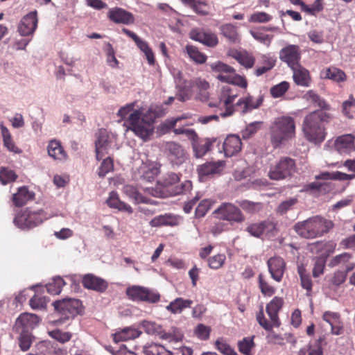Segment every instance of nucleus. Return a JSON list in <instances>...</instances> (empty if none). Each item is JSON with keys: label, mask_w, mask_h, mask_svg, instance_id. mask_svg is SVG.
<instances>
[{"label": "nucleus", "mask_w": 355, "mask_h": 355, "mask_svg": "<svg viewBox=\"0 0 355 355\" xmlns=\"http://www.w3.org/2000/svg\"><path fill=\"white\" fill-rule=\"evenodd\" d=\"M82 284L85 288L99 293L104 292L108 286V284L105 279L92 273L83 276Z\"/></svg>", "instance_id": "obj_17"}, {"label": "nucleus", "mask_w": 355, "mask_h": 355, "mask_svg": "<svg viewBox=\"0 0 355 355\" xmlns=\"http://www.w3.org/2000/svg\"><path fill=\"white\" fill-rule=\"evenodd\" d=\"M224 167V162H207L198 168V174L200 177L208 176L213 174L220 173Z\"/></svg>", "instance_id": "obj_26"}, {"label": "nucleus", "mask_w": 355, "mask_h": 355, "mask_svg": "<svg viewBox=\"0 0 355 355\" xmlns=\"http://www.w3.org/2000/svg\"><path fill=\"white\" fill-rule=\"evenodd\" d=\"M56 214L48 213L44 209L26 208L17 214L14 224L23 230H28L41 225L44 220Z\"/></svg>", "instance_id": "obj_7"}, {"label": "nucleus", "mask_w": 355, "mask_h": 355, "mask_svg": "<svg viewBox=\"0 0 355 355\" xmlns=\"http://www.w3.org/2000/svg\"><path fill=\"white\" fill-rule=\"evenodd\" d=\"M334 226L331 220L319 216L309 218L295 224L293 229L301 237L304 239H315L328 232Z\"/></svg>", "instance_id": "obj_6"}, {"label": "nucleus", "mask_w": 355, "mask_h": 355, "mask_svg": "<svg viewBox=\"0 0 355 355\" xmlns=\"http://www.w3.org/2000/svg\"><path fill=\"white\" fill-rule=\"evenodd\" d=\"M270 135L274 148H279L286 144L295 135L294 119L288 116L276 118L270 127Z\"/></svg>", "instance_id": "obj_4"}, {"label": "nucleus", "mask_w": 355, "mask_h": 355, "mask_svg": "<svg viewBox=\"0 0 355 355\" xmlns=\"http://www.w3.org/2000/svg\"><path fill=\"white\" fill-rule=\"evenodd\" d=\"M239 206L245 211L249 213H256L262 209V204L260 202H254L247 200L238 202Z\"/></svg>", "instance_id": "obj_50"}, {"label": "nucleus", "mask_w": 355, "mask_h": 355, "mask_svg": "<svg viewBox=\"0 0 355 355\" xmlns=\"http://www.w3.org/2000/svg\"><path fill=\"white\" fill-rule=\"evenodd\" d=\"M140 326L148 335H158L162 333V326L155 322L143 320L140 322Z\"/></svg>", "instance_id": "obj_44"}, {"label": "nucleus", "mask_w": 355, "mask_h": 355, "mask_svg": "<svg viewBox=\"0 0 355 355\" xmlns=\"http://www.w3.org/2000/svg\"><path fill=\"white\" fill-rule=\"evenodd\" d=\"M222 34L231 42H236L238 39V34L236 28L230 24H225L221 27Z\"/></svg>", "instance_id": "obj_56"}, {"label": "nucleus", "mask_w": 355, "mask_h": 355, "mask_svg": "<svg viewBox=\"0 0 355 355\" xmlns=\"http://www.w3.org/2000/svg\"><path fill=\"white\" fill-rule=\"evenodd\" d=\"M293 71V78L295 83L301 87H309L311 84V78L309 71L298 64L291 68Z\"/></svg>", "instance_id": "obj_21"}, {"label": "nucleus", "mask_w": 355, "mask_h": 355, "mask_svg": "<svg viewBox=\"0 0 355 355\" xmlns=\"http://www.w3.org/2000/svg\"><path fill=\"white\" fill-rule=\"evenodd\" d=\"M48 335L53 339L60 343H65L71 340L72 334L69 331H63L60 329L55 328L54 329H48Z\"/></svg>", "instance_id": "obj_39"}, {"label": "nucleus", "mask_w": 355, "mask_h": 355, "mask_svg": "<svg viewBox=\"0 0 355 355\" xmlns=\"http://www.w3.org/2000/svg\"><path fill=\"white\" fill-rule=\"evenodd\" d=\"M0 127L1 130V135L3 137V144L4 146L7 148V149L10 152H13L15 153H21V150L15 146V143L12 140L11 135L8 129L3 124H1Z\"/></svg>", "instance_id": "obj_40"}, {"label": "nucleus", "mask_w": 355, "mask_h": 355, "mask_svg": "<svg viewBox=\"0 0 355 355\" xmlns=\"http://www.w3.org/2000/svg\"><path fill=\"white\" fill-rule=\"evenodd\" d=\"M304 96L307 101L312 103L315 106L319 107L320 110L325 111L331 109L329 104L313 90H309Z\"/></svg>", "instance_id": "obj_35"}, {"label": "nucleus", "mask_w": 355, "mask_h": 355, "mask_svg": "<svg viewBox=\"0 0 355 355\" xmlns=\"http://www.w3.org/2000/svg\"><path fill=\"white\" fill-rule=\"evenodd\" d=\"M284 304V300L280 297H275L267 305L266 313L269 316L274 327H278L280 325L278 313Z\"/></svg>", "instance_id": "obj_18"}, {"label": "nucleus", "mask_w": 355, "mask_h": 355, "mask_svg": "<svg viewBox=\"0 0 355 355\" xmlns=\"http://www.w3.org/2000/svg\"><path fill=\"white\" fill-rule=\"evenodd\" d=\"M268 270L272 279L280 282L285 269V262L281 257H271L267 262Z\"/></svg>", "instance_id": "obj_20"}, {"label": "nucleus", "mask_w": 355, "mask_h": 355, "mask_svg": "<svg viewBox=\"0 0 355 355\" xmlns=\"http://www.w3.org/2000/svg\"><path fill=\"white\" fill-rule=\"evenodd\" d=\"M160 294L155 290L145 287L143 302L155 304L160 300Z\"/></svg>", "instance_id": "obj_53"}, {"label": "nucleus", "mask_w": 355, "mask_h": 355, "mask_svg": "<svg viewBox=\"0 0 355 355\" xmlns=\"http://www.w3.org/2000/svg\"><path fill=\"white\" fill-rule=\"evenodd\" d=\"M180 178L175 173H168L164 175L162 180V184L165 187L172 188V195H179L189 191L192 187V183L189 180L182 182L180 186L175 184L178 183Z\"/></svg>", "instance_id": "obj_11"}, {"label": "nucleus", "mask_w": 355, "mask_h": 355, "mask_svg": "<svg viewBox=\"0 0 355 355\" xmlns=\"http://www.w3.org/2000/svg\"><path fill=\"white\" fill-rule=\"evenodd\" d=\"M186 51L189 58L196 62L202 64L206 62V55L200 52L196 46L187 45Z\"/></svg>", "instance_id": "obj_45"}, {"label": "nucleus", "mask_w": 355, "mask_h": 355, "mask_svg": "<svg viewBox=\"0 0 355 355\" xmlns=\"http://www.w3.org/2000/svg\"><path fill=\"white\" fill-rule=\"evenodd\" d=\"M261 123L260 121H254L248 124L242 131L243 138L248 139L254 135L260 129Z\"/></svg>", "instance_id": "obj_61"}, {"label": "nucleus", "mask_w": 355, "mask_h": 355, "mask_svg": "<svg viewBox=\"0 0 355 355\" xmlns=\"http://www.w3.org/2000/svg\"><path fill=\"white\" fill-rule=\"evenodd\" d=\"M47 151L49 155L55 160L63 162L67 159V153L62 148L60 142L57 140H51L49 143Z\"/></svg>", "instance_id": "obj_27"}, {"label": "nucleus", "mask_w": 355, "mask_h": 355, "mask_svg": "<svg viewBox=\"0 0 355 355\" xmlns=\"http://www.w3.org/2000/svg\"><path fill=\"white\" fill-rule=\"evenodd\" d=\"M289 87V83L286 81H282L270 88V94L273 98H275L282 97L288 90Z\"/></svg>", "instance_id": "obj_49"}, {"label": "nucleus", "mask_w": 355, "mask_h": 355, "mask_svg": "<svg viewBox=\"0 0 355 355\" xmlns=\"http://www.w3.org/2000/svg\"><path fill=\"white\" fill-rule=\"evenodd\" d=\"M214 214L222 220L231 223H243L245 218L241 209L230 202H223L214 211Z\"/></svg>", "instance_id": "obj_9"}, {"label": "nucleus", "mask_w": 355, "mask_h": 355, "mask_svg": "<svg viewBox=\"0 0 355 355\" xmlns=\"http://www.w3.org/2000/svg\"><path fill=\"white\" fill-rule=\"evenodd\" d=\"M189 37L191 40L209 47H214L218 44L217 36L210 31L202 28H193L189 33Z\"/></svg>", "instance_id": "obj_13"}, {"label": "nucleus", "mask_w": 355, "mask_h": 355, "mask_svg": "<svg viewBox=\"0 0 355 355\" xmlns=\"http://www.w3.org/2000/svg\"><path fill=\"white\" fill-rule=\"evenodd\" d=\"M231 55L245 68H252L254 64V58L246 51H234Z\"/></svg>", "instance_id": "obj_36"}, {"label": "nucleus", "mask_w": 355, "mask_h": 355, "mask_svg": "<svg viewBox=\"0 0 355 355\" xmlns=\"http://www.w3.org/2000/svg\"><path fill=\"white\" fill-rule=\"evenodd\" d=\"M40 322V318L30 313H21L16 319L13 329L15 331L31 332L38 326Z\"/></svg>", "instance_id": "obj_12"}, {"label": "nucleus", "mask_w": 355, "mask_h": 355, "mask_svg": "<svg viewBox=\"0 0 355 355\" xmlns=\"http://www.w3.org/2000/svg\"><path fill=\"white\" fill-rule=\"evenodd\" d=\"M326 264V258L324 257H318L314 259V265L313 268V276L318 277L324 272Z\"/></svg>", "instance_id": "obj_55"}, {"label": "nucleus", "mask_w": 355, "mask_h": 355, "mask_svg": "<svg viewBox=\"0 0 355 355\" xmlns=\"http://www.w3.org/2000/svg\"><path fill=\"white\" fill-rule=\"evenodd\" d=\"M355 137L347 134L336 137L334 141L335 150L340 155H350L355 151Z\"/></svg>", "instance_id": "obj_16"}, {"label": "nucleus", "mask_w": 355, "mask_h": 355, "mask_svg": "<svg viewBox=\"0 0 355 355\" xmlns=\"http://www.w3.org/2000/svg\"><path fill=\"white\" fill-rule=\"evenodd\" d=\"M108 137L107 132L105 129H101L96 133L95 145L96 156L98 160L103 158V155L109 146Z\"/></svg>", "instance_id": "obj_24"}, {"label": "nucleus", "mask_w": 355, "mask_h": 355, "mask_svg": "<svg viewBox=\"0 0 355 355\" xmlns=\"http://www.w3.org/2000/svg\"><path fill=\"white\" fill-rule=\"evenodd\" d=\"M37 11H31L25 15L18 25V32L22 36H29L34 33L37 27Z\"/></svg>", "instance_id": "obj_14"}, {"label": "nucleus", "mask_w": 355, "mask_h": 355, "mask_svg": "<svg viewBox=\"0 0 355 355\" xmlns=\"http://www.w3.org/2000/svg\"><path fill=\"white\" fill-rule=\"evenodd\" d=\"M324 338L320 337L313 342H309L306 347L298 351L297 355H322L323 350L321 344Z\"/></svg>", "instance_id": "obj_29"}, {"label": "nucleus", "mask_w": 355, "mask_h": 355, "mask_svg": "<svg viewBox=\"0 0 355 355\" xmlns=\"http://www.w3.org/2000/svg\"><path fill=\"white\" fill-rule=\"evenodd\" d=\"M106 54L107 64L112 68L117 67L119 62L115 57L114 50L110 43L106 44Z\"/></svg>", "instance_id": "obj_63"}, {"label": "nucleus", "mask_w": 355, "mask_h": 355, "mask_svg": "<svg viewBox=\"0 0 355 355\" xmlns=\"http://www.w3.org/2000/svg\"><path fill=\"white\" fill-rule=\"evenodd\" d=\"M151 227H159L162 225H173L175 221L171 216L168 214L159 215L153 218L149 223Z\"/></svg>", "instance_id": "obj_46"}, {"label": "nucleus", "mask_w": 355, "mask_h": 355, "mask_svg": "<svg viewBox=\"0 0 355 355\" xmlns=\"http://www.w3.org/2000/svg\"><path fill=\"white\" fill-rule=\"evenodd\" d=\"M316 180H348L355 178V175H348L340 171L334 172H322L315 175Z\"/></svg>", "instance_id": "obj_37"}, {"label": "nucleus", "mask_w": 355, "mask_h": 355, "mask_svg": "<svg viewBox=\"0 0 355 355\" xmlns=\"http://www.w3.org/2000/svg\"><path fill=\"white\" fill-rule=\"evenodd\" d=\"M17 175L12 170H9L6 168H1L0 169V182L2 184H7L11 182L15 181Z\"/></svg>", "instance_id": "obj_57"}, {"label": "nucleus", "mask_w": 355, "mask_h": 355, "mask_svg": "<svg viewBox=\"0 0 355 355\" xmlns=\"http://www.w3.org/2000/svg\"><path fill=\"white\" fill-rule=\"evenodd\" d=\"M223 150L226 157H232L241 150L242 142L241 138L236 135H228L223 142Z\"/></svg>", "instance_id": "obj_19"}, {"label": "nucleus", "mask_w": 355, "mask_h": 355, "mask_svg": "<svg viewBox=\"0 0 355 355\" xmlns=\"http://www.w3.org/2000/svg\"><path fill=\"white\" fill-rule=\"evenodd\" d=\"M275 228L274 224L270 221H263L249 225L246 230L252 236L259 237L264 232H269Z\"/></svg>", "instance_id": "obj_28"}, {"label": "nucleus", "mask_w": 355, "mask_h": 355, "mask_svg": "<svg viewBox=\"0 0 355 355\" xmlns=\"http://www.w3.org/2000/svg\"><path fill=\"white\" fill-rule=\"evenodd\" d=\"M144 289V286L133 285L126 288L125 293L132 301L143 302Z\"/></svg>", "instance_id": "obj_38"}, {"label": "nucleus", "mask_w": 355, "mask_h": 355, "mask_svg": "<svg viewBox=\"0 0 355 355\" xmlns=\"http://www.w3.org/2000/svg\"><path fill=\"white\" fill-rule=\"evenodd\" d=\"M180 119V117H177L166 120L164 122L159 125V130L163 134L169 132L172 129H175L174 128L176 125V123Z\"/></svg>", "instance_id": "obj_62"}, {"label": "nucleus", "mask_w": 355, "mask_h": 355, "mask_svg": "<svg viewBox=\"0 0 355 355\" xmlns=\"http://www.w3.org/2000/svg\"><path fill=\"white\" fill-rule=\"evenodd\" d=\"M108 17L110 20L116 24H132L135 20L134 16L131 12L119 8L110 10Z\"/></svg>", "instance_id": "obj_22"}, {"label": "nucleus", "mask_w": 355, "mask_h": 355, "mask_svg": "<svg viewBox=\"0 0 355 355\" xmlns=\"http://www.w3.org/2000/svg\"><path fill=\"white\" fill-rule=\"evenodd\" d=\"M295 170V160L288 157H284L270 167L268 177L272 180H282L291 177Z\"/></svg>", "instance_id": "obj_8"}, {"label": "nucleus", "mask_w": 355, "mask_h": 355, "mask_svg": "<svg viewBox=\"0 0 355 355\" xmlns=\"http://www.w3.org/2000/svg\"><path fill=\"white\" fill-rule=\"evenodd\" d=\"M156 116L152 108H149L142 116L139 110H134L128 117V128L144 141H147L153 135Z\"/></svg>", "instance_id": "obj_3"}, {"label": "nucleus", "mask_w": 355, "mask_h": 355, "mask_svg": "<svg viewBox=\"0 0 355 355\" xmlns=\"http://www.w3.org/2000/svg\"><path fill=\"white\" fill-rule=\"evenodd\" d=\"M176 87L178 88V93L176 98L181 102H184L190 98V87L191 83L187 81H182L181 79H176Z\"/></svg>", "instance_id": "obj_34"}, {"label": "nucleus", "mask_w": 355, "mask_h": 355, "mask_svg": "<svg viewBox=\"0 0 355 355\" xmlns=\"http://www.w3.org/2000/svg\"><path fill=\"white\" fill-rule=\"evenodd\" d=\"M123 191L127 196L132 199L135 203L144 202V197L140 194L137 189L130 185H126L123 188Z\"/></svg>", "instance_id": "obj_54"}, {"label": "nucleus", "mask_w": 355, "mask_h": 355, "mask_svg": "<svg viewBox=\"0 0 355 355\" xmlns=\"http://www.w3.org/2000/svg\"><path fill=\"white\" fill-rule=\"evenodd\" d=\"M64 285L65 282L64 279L58 276L53 277L52 282H49L46 285V288L51 295H58Z\"/></svg>", "instance_id": "obj_41"}, {"label": "nucleus", "mask_w": 355, "mask_h": 355, "mask_svg": "<svg viewBox=\"0 0 355 355\" xmlns=\"http://www.w3.org/2000/svg\"><path fill=\"white\" fill-rule=\"evenodd\" d=\"M332 115L322 110H315L307 114L302 123V131L305 138L315 144H321L326 137L325 125Z\"/></svg>", "instance_id": "obj_2"}, {"label": "nucleus", "mask_w": 355, "mask_h": 355, "mask_svg": "<svg viewBox=\"0 0 355 355\" xmlns=\"http://www.w3.org/2000/svg\"><path fill=\"white\" fill-rule=\"evenodd\" d=\"M254 336L245 337L238 343L239 350L244 355H252L251 350L254 347Z\"/></svg>", "instance_id": "obj_43"}, {"label": "nucleus", "mask_w": 355, "mask_h": 355, "mask_svg": "<svg viewBox=\"0 0 355 355\" xmlns=\"http://www.w3.org/2000/svg\"><path fill=\"white\" fill-rule=\"evenodd\" d=\"M263 102V97L259 96L254 99L252 96H248L240 98L236 104V106L240 109L242 114L251 112L254 109L258 108Z\"/></svg>", "instance_id": "obj_23"}, {"label": "nucleus", "mask_w": 355, "mask_h": 355, "mask_svg": "<svg viewBox=\"0 0 355 355\" xmlns=\"http://www.w3.org/2000/svg\"><path fill=\"white\" fill-rule=\"evenodd\" d=\"M211 69L218 73L216 75V78L221 82L232 84L223 86L222 88V95L220 101H223L226 106V110L220 113L222 117L231 116L234 112V109L230 105L234 102V99L237 97L238 94L234 92L235 86H239L242 88L247 87L246 80L236 73L235 69L222 62H214L211 64Z\"/></svg>", "instance_id": "obj_1"}, {"label": "nucleus", "mask_w": 355, "mask_h": 355, "mask_svg": "<svg viewBox=\"0 0 355 355\" xmlns=\"http://www.w3.org/2000/svg\"><path fill=\"white\" fill-rule=\"evenodd\" d=\"M226 259L224 254H218L210 257L208 260L209 266L211 269L217 270L223 266Z\"/></svg>", "instance_id": "obj_60"}, {"label": "nucleus", "mask_w": 355, "mask_h": 355, "mask_svg": "<svg viewBox=\"0 0 355 355\" xmlns=\"http://www.w3.org/2000/svg\"><path fill=\"white\" fill-rule=\"evenodd\" d=\"M279 59L291 69L295 67L299 64L300 59V47L294 44L286 46L279 51Z\"/></svg>", "instance_id": "obj_15"}, {"label": "nucleus", "mask_w": 355, "mask_h": 355, "mask_svg": "<svg viewBox=\"0 0 355 355\" xmlns=\"http://www.w3.org/2000/svg\"><path fill=\"white\" fill-rule=\"evenodd\" d=\"M193 304L191 300H184L182 297H178L171 302L168 305L166 306V309L173 314H180L184 309L189 308Z\"/></svg>", "instance_id": "obj_31"}, {"label": "nucleus", "mask_w": 355, "mask_h": 355, "mask_svg": "<svg viewBox=\"0 0 355 355\" xmlns=\"http://www.w3.org/2000/svg\"><path fill=\"white\" fill-rule=\"evenodd\" d=\"M141 331L132 327H125L113 334L114 341L119 342L127 341L139 338L141 335Z\"/></svg>", "instance_id": "obj_25"}, {"label": "nucleus", "mask_w": 355, "mask_h": 355, "mask_svg": "<svg viewBox=\"0 0 355 355\" xmlns=\"http://www.w3.org/2000/svg\"><path fill=\"white\" fill-rule=\"evenodd\" d=\"M57 319L49 318L47 321L48 328L62 324L67 320L74 318L83 312L82 302L75 298H64L53 303Z\"/></svg>", "instance_id": "obj_5"}, {"label": "nucleus", "mask_w": 355, "mask_h": 355, "mask_svg": "<svg viewBox=\"0 0 355 355\" xmlns=\"http://www.w3.org/2000/svg\"><path fill=\"white\" fill-rule=\"evenodd\" d=\"M193 85H196L200 90L199 98L202 101H207L209 98L208 92L207 90L209 87V84L207 81L202 78H196L193 81Z\"/></svg>", "instance_id": "obj_47"}, {"label": "nucleus", "mask_w": 355, "mask_h": 355, "mask_svg": "<svg viewBox=\"0 0 355 355\" xmlns=\"http://www.w3.org/2000/svg\"><path fill=\"white\" fill-rule=\"evenodd\" d=\"M215 141V139H206L203 142L193 144V148L196 157H202L205 155L211 149V146Z\"/></svg>", "instance_id": "obj_42"}, {"label": "nucleus", "mask_w": 355, "mask_h": 355, "mask_svg": "<svg viewBox=\"0 0 355 355\" xmlns=\"http://www.w3.org/2000/svg\"><path fill=\"white\" fill-rule=\"evenodd\" d=\"M112 355H137L134 352L127 348L125 345H121L118 349L109 346L106 347Z\"/></svg>", "instance_id": "obj_64"}, {"label": "nucleus", "mask_w": 355, "mask_h": 355, "mask_svg": "<svg viewBox=\"0 0 355 355\" xmlns=\"http://www.w3.org/2000/svg\"><path fill=\"white\" fill-rule=\"evenodd\" d=\"M145 355H172V352L164 346L157 343H148L143 347Z\"/></svg>", "instance_id": "obj_33"}, {"label": "nucleus", "mask_w": 355, "mask_h": 355, "mask_svg": "<svg viewBox=\"0 0 355 355\" xmlns=\"http://www.w3.org/2000/svg\"><path fill=\"white\" fill-rule=\"evenodd\" d=\"M355 107V98L352 94L349 95V98L345 101L342 105V112L345 116L349 119L353 118L352 110Z\"/></svg>", "instance_id": "obj_58"}, {"label": "nucleus", "mask_w": 355, "mask_h": 355, "mask_svg": "<svg viewBox=\"0 0 355 355\" xmlns=\"http://www.w3.org/2000/svg\"><path fill=\"white\" fill-rule=\"evenodd\" d=\"M114 165L112 159L110 157L103 159L98 171V175L101 178L105 177L109 172L113 170Z\"/></svg>", "instance_id": "obj_59"}, {"label": "nucleus", "mask_w": 355, "mask_h": 355, "mask_svg": "<svg viewBox=\"0 0 355 355\" xmlns=\"http://www.w3.org/2000/svg\"><path fill=\"white\" fill-rule=\"evenodd\" d=\"M162 149L173 165L180 166L187 158V153L183 147L175 141L164 142L162 144Z\"/></svg>", "instance_id": "obj_10"}, {"label": "nucleus", "mask_w": 355, "mask_h": 355, "mask_svg": "<svg viewBox=\"0 0 355 355\" xmlns=\"http://www.w3.org/2000/svg\"><path fill=\"white\" fill-rule=\"evenodd\" d=\"M215 346L224 355H237L236 351L223 338L216 340Z\"/></svg>", "instance_id": "obj_48"}, {"label": "nucleus", "mask_w": 355, "mask_h": 355, "mask_svg": "<svg viewBox=\"0 0 355 355\" xmlns=\"http://www.w3.org/2000/svg\"><path fill=\"white\" fill-rule=\"evenodd\" d=\"M213 202L209 199H204L200 202L197 206L195 215L196 218L204 217L209 209L211 207Z\"/></svg>", "instance_id": "obj_51"}, {"label": "nucleus", "mask_w": 355, "mask_h": 355, "mask_svg": "<svg viewBox=\"0 0 355 355\" xmlns=\"http://www.w3.org/2000/svg\"><path fill=\"white\" fill-rule=\"evenodd\" d=\"M321 76L324 78L330 79L337 83H342L346 80L345 73L336 67H329L321 72Z\"/></svg>", "instance_id": "obj_32"}, {"label": "nucleus", "mask_w": 355, "mask_h": 355, "mask_svg": "<svg viewBox=\"0 0 355 355\" xmlns=\"http://www.w3.org/2000/svg\"><path fill=\"white\" fill-rule=\"evenodd\" d=\"M19 334V345L22 351L29 349L32 343V334L31 332L17 331Z\"/></svg>", "instance_id": "obj_52"}, {"label": "nucleus", "mask_w": 355, "mask_h": 355, "mask_svg": "<svg viewBox=\"0 0 355 355\" xmlns=\"http://www.w3.org/2000/svg\"><path fill=\"white\" fill-rule=\"evenodd\" d=\"M34 198V193L30 191L26 187L18 189L16 193L13 194L12 201L17 207H21Z\"/></svg>", "instance_id": "obj_30"}]
</instances>
